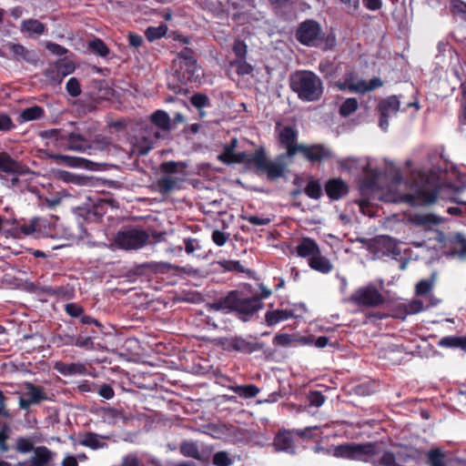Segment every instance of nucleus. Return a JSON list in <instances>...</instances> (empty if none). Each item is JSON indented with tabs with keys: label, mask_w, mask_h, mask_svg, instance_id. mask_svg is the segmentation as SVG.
<instances>
[{
	"label": "nucleus",
	"mask_w": 466,
	"mask_h": 466,
	"mask_svg": "<svg viewBox=\"0 0 466 466\" xmlns=\"http://www.w3.org/2000/svg\"><path fill=\"white\" fill-rule=\"evenodd\" d=\"M258 287L260 293L257 294L252 293L250 284H246L244 289L229 290L209 303V309L215 311L233 313L238 319L244 322L249 321L264 308L262 300L268 299L272 293L262 283Z\"/></svg>",
	"instance_id": "obj_1"
},
{
	"label": "nucleus",
	"mask_w": 466,
	"mask_h": 466,
	"mask_svg": "<svg viewBox=\"0 0 466 466\" xmlns=\"http://www.w3.org/2000/svg\"><path fill=\"white\" fill-rule=\"evenodd\" d=\"M201 68L198 66L194 50L184 47L172 62L168 89L176 94H185L189 84L199 82Z\"/></svg>",
	"instance_id": "obj_2"
},
{
	"label": "nucleus",
	"mask_w": 466,
	"mask_h": 466,
	"mask_svg": "<svg viewBox=\"0 0 466 466\" xmlns=\"http://www.w3.org/2000/svg\"><path fill=\"white\" fill-rule=\"evenodd\" d=\"M380 447L377 442L345 443L334 448V456L352 461L369 462L373 466H400L396 454L386 451L380 457Z\"/></svg>",
	"instance_id": "obj_3"
},
{
	"label": "nucleus",
	"mask_w": 466,
	"mask_h": 466,
	"mask_svg": "<svg viewBox=\"0 0 466 466\" xmlns=\"http://www.w3.org/2000/svg\"><path fill=\"white\" fill-rule=\"evenodd\" d=\"M233 164H244L247 167H254L257 174H266L270 181L277 180L285 175L286 166L268 160L264 147H259L253 154L237 152Z\"/></svg>",
	"instance_id": "obj_4"
},
{
	"label": "nucleus",
	"mask_w": 466,
	"mask_h": 466,
	"mask_svg": "<svg viewBox=\"0 0 466 466\" xmlns=\"http://www.w3.org/2000/svg\"><path fill=\"white\" fill-rule=\"evenodd\" d=\"M289 86L298 97L305 102L318 101L323 95L322 80L312 71H296L290 76Z\"/></svg>",
	"instance_id": "obj_5"
},
{
	"label": "nucleus",
	"mask_w": 466,
	"mask_h": 466,
	"mask_svg": "<svg viewBox=\"0 0 466 466\" xmlns=\"http://www.w3.org/2000/svg\"><path fill=\"white\" fill-rule=\"evenodd\" d=\"M38 136L46 139L47 145H52L61 150L86 152L92 148L91 142L83 135L76 132L67 133L63 129L52 128L42 130Z\"/></svg>",
	"instance_id": "obj_6"
},
{
	"label": "nucleus",
	"mask_w": 466,
	"mask_h": 466,
	"mask_svg": "<svg viewBox=\"0 0 466 466\" xmlns=\"http://www.w3.org/2000/svg\"><path fill=\"white\" fill-rule=\"evenodd\" d=\"M298 257L307 258L309 267L323 275L329 274L334 265L331 260L324 256L317 241L309 237H303L296 247Z\"/></svg>",
	"instance_id": "obj_7"
},
{
	"label": "nucleus",
	"mask_w": 466,
	"mask_h": 466,
	"mask_svg": "<svg viewBox=\"0 0 466 466\" xmlns=\"http://www.w3.org/2000/svg\"><path fill=\"white\" fill-rule=\"evenodd\" d=\"M421 187L418 189L411 198H414L419 204H433L444 190V185L441 182L438 171L431 169L429 172L421 175Z\"/></svg>",
	"instance_id": "obj_8"
},
{
	"label": "nucleus",
	"mask_w": 466,
	"mask_h": 466,
	"mask_svg": "<svg viewBox=\"0 0 466 466\" xmlns=\"http://www.w3.org/2000/svg\"><path fill=\"white\" fill-rule=\"evenodd\" d=\"M29 173V168L13 158L6 152H0V178L3 184L14 188L18 186L19 177Z\"/></svg>",
	"instance_id": "obj_9"
},
{
	"label": "nucleus",
	"mask_w": 466,
	"mask_h": 466,
	"mask_svg": "<svg viewBox=\"0 0 466 466\" xmlns=\"http://www.w3.org/2000/svg\"><path fill=\"white\" fill-rule=\"evenodd\" d=\"M149 240V234L140 228H128L118 231L114 238L116 245L125 250L142 248Z\"/></svg>",
	"instance_id": "obj_10"
},
{
	"label": "nucleus",
	"mask_w": 466,
	"mask_h": 466,
	"mask_svg": "<svg viewBox=\"0 0 466 466\" xmlns=\"http://www.w3.org/2000/svg\"><path fill=\"white\" fill-rule=\"evenodd\" d=\"M295 37L303 46L316 47L324 40V34L319 22L307 19L299 25Z\"/></svg>",
	"instance_id": "obj_11"
},
{
	"label": "nucleus",
	"mask_w": 466,
	"mask_h": 466,
	"mask_svg": "<svg viewBox=\"0 0 466 466\" xmlns=\"http://www.w3.org/2000/svg\"><path fill=\"white\" fill-rule=\"evenodd\" d=\"M278 142L286 152L278 156L276 163H280L279 161L284 159H293L301 147V144L298 143V131L290 126L284 127L279 132Z\"/></svg>",
	"instance_id": "obj_12"
},
{
	"label": "nucleus",
	"mask_w": 466,
	"mask_h": 466,
	"mask_svg": "<svg viewBox=\"0 0 466 466\" xmlns=\"http://www.w3.org/2000/svg\"><path fill=\"white\" fill-rule=\"evenodd\" d=\"M350 300L359 307L376 308L386 302L384 296L373 285H368L355 290Z\"/></svg>",
	"instance_id": "obj_13"
},
{
	"label": "nucleus",
	"mask_w": 466,
	"mask_h": 466,
	"mask_svg": "<svg viewBox=\"0 0 466 466\" xmlns=\"http://www.w3.org/2000/svg\"><path fill=\"white\" fill-rule=\"evenodd\" d=\"M299 153L311 165H320L334 158L331 148L324 144H301Z\"/></svg>",
	"instance_id": "obj_14"
},
{
	"label": "nucleus",
	"mask_w": 466,
	"mask_h": 466,
	"mask_svg": "<svg viewBox=\"0 0 466 466\" xmlns=\"http://www.w3.org/2000/svg\"><path fill=\"white\" fill-rule=\"evenodd\" d=\"M223 348L227 350H234L246 354L259 351L264 348L263 342L248 341L242 337H232L225 339L222 342Z\"/></svg>",
	"instance_id": "obj_15"
},
{
	"label": "nucleus",
	"mask_w": 466,
	"mask_h": 466,
	"mask_svg": "<svg viewBox=\"0 0 466 466\" xmlns=\"http://www.w3.org/2000/svg\"><path fill=\"white\" fill-rule=\"evenodd\" d=\"M400 109V101L396 96H390L382 99L378 105L380 112V127L386 131L389 127V117L391 114H396Z\"/></svg>",
	"instance_id": "obj_16"
},
{
	"label": "nucleus",
	"mask_w": 466,
	"mask_h": 466,
	"mask_svg": "<svg viewBox=\"0 0 466 466\" xmlns=\"http://www.w3.org/2000/svg\"><path fill=\"white\" fill-rule=\"evenodd\" d=\"M74 70L75 66L72 62L60 59L46 70L45 76L52 83L60 84L64 77L73 73Z\"/></svg>",
	"instance_id": "obj_17"
},
{
	"label": "nucleus",
	"mask_w": 466,
	"mask_h": 466,
	"mask_svg": "<svg viewBox=\"0 0 466 466\" xmlns=\"http://www.w3.org/2000/svg\"><path fill=\"white\" fill-rule=\"evenodd\" d=\"M324 190L331 201H337L349 194L350 187L342 178L332 177L325 182Z\"/></svg>",
	"instance_id": "obj_18"
},
{
	"label": "nucleus",
	"mask_w": 466,
	"mask_h": 466,
	"mask_svg": "<svg viewBox=\"0 0 466 466\" xmlns=\"http://www.w3.org/2000/svg\"><path fill=\"white\" fill-rule=\"evenodd\" d=\"M184 179L175 176H161L156 182V190L162 196H167L170 193L180 190Z\"/></svg>",
	"instance_id": "obj_19"
},
{
	"label": "nucleus",
	"mask_w": 466,
	"mask_h": 466,
	"mask_svg": "<svg viewBox=\"0 0 466 466\" xmlns=\"http://www.w3.org/2000/svg\"><path fill=\"white\" fill-rule=\"evenodd\" d=\"M370 250L387 256L390 254L398 255L400 253L395 240L389 236H379L372 239Z\"/></svg>",
	"instance_id": "obj_20"
},
{
	"label": "nucleus",
	"mask_w": 466,
	"mask_h": 466,
	"mask_svg": "<svg viewBox=\"0 0 466 466\" xmlns=\"http://www.w3.org/2000/svg\"><path fill=\"white\" fill-rule=\"evenodd\" d=\"M43 222L44 221L38 218H33L28 222L18 223L14 229L16 233V236L19 238L27 236L39 238L42 234L41 228Z\"/></svg>",
	"instance_id": "obj_21"
},
{
	"label": "nucleus",
	"mask_w": 466,
	"mask_h": 466,
	"mask_svg": "<svg viewBox=\"0 0 466 466\" xmlns=\"http://www.w3.org/2000/svg\"><path fill=\"white\" fill-rule=\"evenodd\" d=\"M162 137L160 131L154 126L147 127L141 137V143H143V145L140 148V154L145 155L148 153Z\"/></svg>",
	"instance_id": "obj_22"
},
{
	"label": "nucleus",
	"mask_w": 466,
	"mask_h": 466,
	"mask_svg": "<svg viewBox=\"0 0 466 466\" xmlns=\"http://www.w3.org/2000/svg\"><path fill=\"white\" fill-rule=\"evenodd\" d=\"M292 431H281L274 438V446L279 451L295 453L294 439Z\"/></svg>",
	"instance_id": "obj_23"
},
{
	"label": "nucleus",
	"mask_w": 466,
	"mask_h": 466,
	"mask_svg": "<svg viewBox=\"0 0 466 466\" xmlns=\"http://www.w3.org/2000/svg\"><path fill=\"white\" fill-rule=\"evenodd\" d=\"M53 461V452L46 446H37L34 455L28 461V466H49Z\"/></svg>",
	"instance_id": "obj_24"
},
{
	"label": "nucleus",
	"mask_w": 466,
	"mask_h": 466,
	"mask_svg": "<svg viewBox=\"0 0 466 466\" xmlns=\"http://www.w3.org/2000/svg\"><path fill=\"white\" fill-rule=\"evenodd\" d=\"M55 370L64 376L84 375L86 373V367L80 362H64L57 361L55 364Z\"/></svg>",
	"instance_id": "obj_25"
},
{
	"label": "nucleus",
	"mask_w": 466,
	"mask_h": 466,
	"mask_svg": "<svg viewBox=\"0 0 466 466\" xmlns=\"http://www.w3.org/2000/svg\"><path fill=\"white\" fill-rule=\"evenodd\" d=\"M361 198L356 200V204L359 205L360 209L367 208L370 206V201L369 198L366 196L368 190H376L378 189V182L375 177L365 178L360 182V185Z\"/></svg>",
	"instance_id": "obj_26"
},
{
	"label": "nucleus",
	"mask_w": 466,
	"mask_h": 466,
	"mask_svg": "<svg viewBox=\"0 0 466 466\" xmlns=\"http://www.w3.org/2000/svg\"><path fill=\"white\" fill-rule=\"evenodd\" d=\"M24 386L25 389V392L24 394L33 405L39 404L40 402L48 400L44 387L36 386L32 382H25Z\"/></svg>",
	"instance_id": "obj_27"
},
{
	"label": "nucleus",
	"mask_w": 466,
	"mask_h": 466,
	"mask_svg": "<svg viewBox=\"0 0 466 466\" xmlns=\"http://www.w3.org/2000/svg\"><path fill=\"white\" fill-rule=\"evenodd\" d=\"M52 158L56 161V163L69 167H84L89 168L90 165L93 163L86 158L78 157H71L66 155L56 154L53 155Z\"/></svg>",
	"instance_id": "obj_28"
},
{
	"label": "nucleus",
	"mask_w": 466,
	"mask_h": 466,
	"mask_svg": "<svg viewBox=\"0 0 466 466\" xmlns=\"http://www.w3.org/2000/svg\"><path fill=\"white\" fill-rule=\"evenodd\" d=\"M423 455V452L413 447H403L396 453V458L402 463L418 462Z\"/></svg>",
	"instance_id": "obj_29"
},
{
	"label": "nucleus",
	"mask_w": 466,
	"mask_h": 466,
	"mask_svg": "<svg viewBox=\"0 0 466 466\" xmlns=\"http://www.w3.org/2000/svg\"><path fill=\"white\" fill-rule=\"evenodd\" d=\"M224 271H236L245 273L249 279H256V272L249 268H245L238 260H221L218 262Z\"/></svg>",
	"instance_id": "obj_30"
},
{
	"label": "nucleus",
	"mask_w": 466,
	"mask_h": 466,
	"mask_svg": "<svg viewBox=\"0 0 466 466\" xmlns=\"http://www.w3.org/2000/svg\"><path fill=\"white\" fill-rule=\"evenodd\" d=\"M294 317V313L290 309H276L268 311L265 315V319L268 326H274L277 323L287 320Z\"/></svg>",
	"instance_id": "obj_31"
},
{
	"label": "nucleus",
	"mask_w": 466,
	"mask_h": 466,
	"mask_svg": "<svg viewBox=\"0 0 466 466\" xmlns=\"http://www.w3.org/2000/svg\"><path fill=\"white\" fill-rule=\"evenodd\" d=\"M150 118L156 128L163 131H169L171 129V119L166 111L157 110L151 115Z\"/></svg>",
	"instance_id": "obj_32"
},
{
	"label": "nucleus",
	"mask_w": 466,
	"mask_h": 466,
	"mask_svg": "<svg viewBox=\"0 0 466 466\" xmlns=\"http://www.w3.org/2000/svg\"><path fill=\"white\" fill-rule=\"evenodd\" d=\"M111 205V201L107 199H99L87 211L88 219L100 220L106 213L107 208Z\"/></svg>",
	"instance_id": "obj_33"
},
{
	"label": "nucleus",
	"mask_w": 466,
	"mask_h": 466,
	"mask_svg": "<svg viewBox=\"0 0 466 466\" xmlns=\"http://www.w3.org/2000/svg\"><path fill=\"white\" fill-rule=\"evenodd\" d=\"M438 346L441 348H459L466 351V337L446 336L439 340Z\"/></svg>",
	"instance_id": "obj_34"
},
{
	"label": "nucleus",
	"mask_w": 466,
	"mask_h": 466,
	"mask_svg": "<svg viewBox=\"0 0 466 466\" xmlns=\"http://www.w3.org/2000/svg\"><path fill=\"white\" fill-rule=\"evenodd\" d=\"M229 389L246 399L255 398L259 393V389L254 384L231 386Z\"/></svg>",
	"instance_id": "obj_35"
},
{
	"label": "nucleus",
	"mask_w": 466,
	"mask_h": 466,
	"mask_svg": "<svg viewBox=\"0 0 466 466\" xmlns=\"http://www.w3.org/2000/svg\"><path fill=\"white\" fill-rule=\"evenodd\" d=\"M45 115V110L40 106H34L24 109L20 116L24 121H33L40 119Z\"/></svg>",
	"instance_id": "obj_36"
},
{
	"label": "nucleus",
	"mask_w": 466,
	"mask_h": 466,
	"mask_svg": "<svg viewBox=\"0 0 466 466\" xmlns=\"http://www.w3.org/2000/svg\"><path fill=\"white\" fill-rule=\"evenodd\" d=\"M167 32V25L161 24L158 26H149L145 31V35L149 42H154L165 36Z\"/></svg>",
	"instance_id": "obj_37"
},
{
	"label": "nucleus",
	"mask_w": 466,
	"mask_h": 466,
	"mask_svg": "<svg viewBox=\"0 0 466 466\" xmlns=\"http://www.w3.org/2000/svg\"><path fill=\"white\" fill-rule=\"evenodd\" d=\"M22 30L39 35L44 34L46 25L36 19H27L22 23Z\"/></svg>",
	"instance_id": "obj_38"
},
{
	"label": "nucleus",
	"mask_w": 466,
	"mask_h": 466,
	"mask_svg": "<svg viewBox=\"0 0 466 466\" xmlns=\"http://www.w3.org/2000/svg\"><path fill=\"white\" fill-rule=\"evenodd\" d=\"M304 193L312 199H319L322 196V188L319 180L310 179L304 188Z\"/></svg>",
	"instance_id": "obj_39"
},
{
	"label": "nucleus",
	"mask_w": 466,
	"mask_h": 466,
	"mask_svg": "<svg viewBox=\"0 0 466 466\" xmlns=\"http://www.w3.org/2000/svg\"><path fill=\"white\" fill-rule=\"evenodd\" d=\"M180 452L186 457L193 458L198 461L201 460V454L199 452L198 445L195 442H182L180 445Z\"/></svg>",
	"instance_id": "obj_40"
},
{
	"label": "nucleus",
	"mask_w": 466,
	"mask_h": 466,
	"mask_svg": "<svg viewBox=\"0 0 466 466\" xmlns=\"http://www.w3.org/2000/svg\"><path fill=\"white\" fill-rule=\"evenodd\" d=\"M80 444L93 450L103 448L106 443L100 441L98 435L94 432H87L80 441Z\"/></svg>",
	"instance_id": "obj_41"
},
{
	"label": "nucleus",
	"mask_w": 466,
	"mask_h": 466,
	"mask_svg": "<svg viewBox=\"0 0 466 466\" xmlns=\"http://www.w3.org/2000/svg\"><path fill=\"white\" fill-rule=\"evenodd\" d=\"M185 167L186 166L183 162L170 160L161 163L159 166V170L164 174L163 176H172L179 171V167L184 169Z\"/></svg>",
	"instance_id": "obj_42"
},
{
	"label": "nucleus",
	"mask_w": 466,
	"mask_h": 466,
	"mask_svg": "<svg viewBox=\"0 0 466 466\" xmlns=\"http://www.w3.org/2000/svg\"><path fill=\"white\" fill-rule=\"evenodd\" d=\"M428 463L430 466H446L445 454L440 449H431L427 453Z\"/></svg>",
	"instance_id": "obj_43"
},
{
	"label": "nucleus",
	"mask_w": 466,
	"mask_h": 466,
	"mask_svg": "<svg viewBox=\"0 0 466 466\" xmlns=\"http://www.w3.org/2000/svg\"><path fill=\"white\" fill-rule=\"evenodd\" d=\"M88 46L92 53L101 57H105L109 54V48L100 38H95L91 40Z\"/></svg>",
	"instance_id": "obj_44"
},
{
	"label": "nucleus",
	"mask_w": 466,
	"mask_h": 466,
	"mask_svg": "<svg viewBox=\"0 0 466 466\" xmlns=\"http://www.w3.org/2000/svg\"><path fill=\"white\" fill-rule=\"evenodd\" d=\"M358 100L355 97L347 98L339 106V115L347 117L358 109Z\"/></svg>",
	"instance_id": "obj_45"
},
{
	"label": "nucleus",
	"mask_w": 466,
	"mask_h": 466,
	"mask_svg": "<svg viewBox=\"0 0 466 466\" xmlns=\"http://www.w3.org/2000/svg\"><path fill=\"white\" fill-rule=\"evenodd\" d=\"M34 442L30 438L18 437L15 441V451L19 453H28L35 450Z\"/></svg>",
	"instance_id": "obj_46"
},
{
	"label": "nucleus",
	"mask_w": 466,
	"mask_h": 466,
	"mask_svg": "<svg viewBox=\"0 0 466 466\" xmlns=\"http://www.w3.org/2000/svg\"><path fill=\"white\" fill-rule=\"evenodd\" d=\"M230 66L235 67L238 76L249 75L253 71V67L246 59H235L230 62Z\"/></svg>",
	"instance_id": "obj_47"
},
{
	"label": "nucleus",
	"mask_w": 466,
	"mask_h": 466,
	"mask_svg": "<svg viewBox=\"0 0 466 466\" xmlns=\"http://www.w3.org/2000/svg\"><path fill=\"white\" fill-rule=\"evenodd\" d=\"M142 267L155 273H167L172 268V265L167 262H147Z\"/></svg>",
	"instance_id": "obj_48"
},
{
	"label": "nucleus",
	"mask_w": 466,
	"mask_h": 466,
	"mask_svg": "<svg viewBox=\"0 0 466 466\" xmlns=\"http://www.w3.org/2000/svg\"><path fill=\"white\" fill-rule=\"evenodd\" d=\"M232 51L237 57L236 59H246L248 46L244 40L237 39L233 44Z\"/></svg>",
	"instance_id": "obj_49"
},
{
	"label": "nucleus",
	"mask_w": 466,
	"mask_h": 466,
	"mask_svg": "<svg viewBox=\"0 0 466 466\" xmlns=\"http://www.w3.org/2000/svg\"><path fill=\"white\" fill-rule=\"evenodd\" d=\"M213 464L216 466H229L233 461L226 451H218L213 456Z\"/></svg>",
	"instance_id": "obj_50"
},
{
	"label": "nucleus",
	"mask_w": 466,
	"mask_h": 466,
	"mask_svg": "<svg viewBox=\"0 0 466 466\" xmlns=\"http://www.w3.org/2000/svg\"><path fill=\"white\" fill-rule=\"evenodd\" d=\"M66 89L68 95L73 97H76L81 94V86L76 77H71L68 79L66 85Z\"/></svg>",
	"instance_id": "obj_51"
},
{
	"label": "nucleus",
	"mask_w": 466,
	"mask_h": 466,
	"mask_svg": "<svg viewBox=\"0 0 466 466\" xmlns=\"http://www.w3.org/2000/svg\"><path fill=\"white\" fill-rule=\"evenodd\" d=\"M190 103L198 109H201L208 105L209 99L205 94L196 93L190 97Z\"/></svg>",
	"instance_id": "obj_52"
},
{
	"label": "nucleus",
	"mask_w": 466,
	"mask_h": 466,
	"mask_svg": "<svg viewBox=\"0 0 466 466\" xmlns=\"http://www.w3.org/2000/svg\"><path fill=\"white\" fill-rule=\"evenodd\" d=\"M308 400L310 406L319 408L323 405L326 397L320 391L313 390L309 393Z\"/></svg>",
	"instance_id": "obj_53"
},
{
	"label": "nucleus",
	"mask_w": 466,
	"mask_h": 466,
	"mask_svg": "<svg viewBox=\"0 0 466 466\" xmlns=\"http://www.w3.org/2000/svg\"><path fill=\"white\" fill-rule=\"evenodd\" d=\"M240 218L254 226H267L271 222L269 218H260L253 215H241Z\"/></svg>",
	"instance_id": "obj_54"
},
{
	"label": "nucleus",
	"mask_w": 466,
	"mask_h": 466,
	"mask_svg": "<svg viewBox=\"0 0 466 466\" xmlns=\"http://www.w3.org/2000/svg\"><path fill=\"white\" fill-rule=\"evenodd\" d=\"M65 311L72 318H80L84 313V308L77 303H67L65 305Z\"/></svg>",
	"instance_id": "obj_55"
},
{
	"label": "nucleus",
	"mask_w": 466,
	"mask_h": 466,
	"mask_svg": "<svg viewBox=\"0 0 466 466\" xmlns=\"http://www.w3.org/2000/svg\"><path fill=\"white\" fill-rule=\"evenodd\" d=\"M74 346L84 348L86 350H92L94 349V340L88 335L81 334L78 337H75Z\"/></svg>",
	"instance_id": "obj_56"
},
{
	"label": "nucleus",
	"mask_w": 466,
	"mask_h": 466,
	"mask_svg": "<svg viewBox=\"0 0 466 466\" xmlns=\"http://www.w3.org/2000/svg\"><path fill=\"white\" fill-rule=\"evenodd\" d=\"M374 391V385L371 382L361 383L354 387V392L359 396H370Z\"/></svg>",
	"instance_id": "obj_57"
},
{
	"label": "nucleus",
	"mask_w": 466,
	"mask_h": 466,
	"mask_svg": "<svg viewBox=\"0 0 466 466\" xmlns=\"http://www.w3.org/2000/svg\"><path fill=\"white\" fill-rule=\"evenodd\" d=\"M229 238V234L218 229L212 232L211 239L218 247H223Z\"/></svg>",
	"instance_id": "obj_58"
},
{
	"label": "nucleus",
	"mask_w": 466,
	"mask_h": 466,
	"mask_svg": "<svg viewBox=\"0 0 466 466\" xmlns=\"http://www.w3.org/2000/svg\"><path fill=\"white\" fill-rule=\"evenodd\" d=\"M433 287L432 281L429 279H421L416 284L415 292L419 296L428 294Z\"/></svg>",
	"instance_id": "obj_59"
},
{
	"label": "nucleus",
	"mask_w": 466,
	"mask_h": 466,
	"mask_svg": "<svg viewBox=\"0 0 466 466\" xmlns=\"http://www.w3.org/2000/svg\"><path fill=\"white\" fill-rule=\"evenodd\" d=\"M75 337L74 335L69 334H57L54 338V342L56 343L58 347L61 346H74L75 344Z\"/></svg>",
	"instance_id": "obj_60"
},
{
	"label": "nucleus",
	"mask_w": 466,
	"mask_h": 466,
	"mask_svg": "<svg viewBox=\"0 0 466 466\" xmlns=\"http://www.w3.org/2000/svg\"><path fill=\"white\" fill-rule=\"evenodd\" d=\"M15 128L12 118L5 113H0V132H8Z\"/></svg>",
	"instance_id": "obj_61"
},
{
	"label": "nucleus",
	"mask_w": 466,
	"mask_h": 466,
	"mask_svg": "<svg viewBox=\"0 0 466 466\" xmlns=\"http://www.w3.org/2000/svg\"><path fill=\"white\" fill-rule=\"evenodd\" d=\"M236 150L223 147V151L218 156V160L226 164L233 165V159L236 156Z\"/></svg>",
	"instance_id": "obj_62"
},
{
	"label": "nucleus",
	"mask_w": 466,
	"mask_h": 466,
	"mask_svg": "<svg viewBox=\"0 0 466 466\" xmlns=\"http://www.w3.org/2000/svg\"><path fill=\"white\" fill-rule=\"evenodd\" d=\"M99 396L106 400H111L115 396V391L110 384L104 383L97 385L96 390Z\"/></svg>",
	"instance_id": "obj_63"
},
{
	"label": "nucleus",
	"mask_w": 466,
	"mask_h": 466,
	"mask_svg": "<svg viewBox=\"0 0 466 466\" xmlns=\"http://www.w3.org/2000/svg\"><path fill=\"white\" fill-rule=\"evenodd\" d=\"M292 340L291 335L281 333L275 335L273 338V344L275 346L287 347L292 342Z\"/></svg>",
	"instance_id": "obj_64"
}]
</instances>
